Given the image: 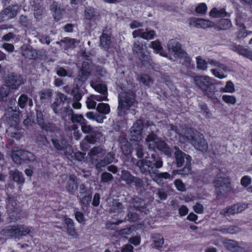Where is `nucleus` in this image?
Wrapping results in <instances>:
<instances>
[{
    "mask_svg": "<svg viewBox=\"0 0 252 252\" xmlns=\"http://www.w3.org/2000/svg\"><path fill=\"white\" fill-rule=\"evenodd\" d=\"M169 130L178 135L181 142L185 143L189 142L199 150L202 151L207 150L208 144L202 134L194 132L192 129L188 128L185 130V135H182L180 129L172 125L169 126Z\"/></svg>",
    "mask_w": 252,
    "mask_h": 252,
    "instance_id": "nucleus-1",
    "label": "nucleus"
},
{
    "mask_svg": "<svg viewBox=\"0 0 252 252\" xmlns=\"http://www.w3.org/2000/svg\"><path fill=\"white\" fill-rule=\"evenodd\" d=\"M162 161L159 158L152 155L151 159L140 160L137 165L143 172H148L153 180L158 184H160L162 179H167L170 178V175L167 172L156 173L153 171L154 167L159 168L162 166Z\"/></svg>",
    "mask_w": 252,
    "mask_h": 252,
    "instance_id": "nucleus-2",
    "label": "nucleus"
},
{
    "mask_svg": "<svg viewBox=\"0 0 252 252\" xmlns=\"http://www.w3.org/2000/svg\"><path fill=\"white\" fill-rule=\"evenodd\" d=\"M134 95L131 91L121 93L119 95L118 115L124 116L126 111L133 104Z\"/></svg>",
    "mask_w": 252,
    "mask_h": 252,
    "instance_id": "nucleus-3",
    "label": "nucleus"
},
{
    "mask_svg": "<svg viewBox=\"0 0 252 252\" xmlns=\"http://www.w3.org/2000/svg\"><path fill=\"white\" fill-rule=\"evenodd\" d=\"M193 81L205 95L211 98H214V92L211 87L214 83L212 79L207 76H197L193 78Z\"/></svg>",
    "mask_w": 252,
    "mask_h": 252,
    "instance_id": "nucleus-4",
    "label": "nucleus"
},
{
    "mask_svg": "<svg viewBox=\"0 0 252 252\" xmlns=\"http://www.w3.org/2000/svg\"><path fill=\"white\" fill-rule=\"evenodd\" d=\"M146 141L149 149L154 150L156 148H157V149L162 151L166 155H171V151L165 143L163 141H161L155 134L151 133L149 134L147 137Z\"/></svg>",
    "mask_w": 252,
    "mask_h": 252,
    "instance_id": "nucleus-5",
    "label": "nucleus"
},
{
    "mask_svg": "<svg viewBox=\"0 0 252 252\" xmlns=\"http://www.w3.org/2000/svg\"><path fill=\"white\" fill-rule=\"evenodd\" d=\"M176 151L174 153V156L176 162L177 166L181 167L185 162L183 171H185V174H188L191 171V157L188 155L185 154L179 149L177 147H175Z\"/></svg>",
    "mask_w": 252,
    "mask_h": 252,
    "instance_id": "nucleus-6",
    "label": "nucleus"
},
{
    "mask_svg": "<svg viewBox=\"0 0 252 252\" xmlns=\"http://www.w3.org/2000/svg\"><path fill=\"white\" fill-rule=\"evenodd\" d=\"M168 50L176 57H179L184 59L187 63H190V59L188 54L182 49L180 44L174 39L170 40L167 44Z\"/></svg>",
    "mask_w": 252,
    "mask_h": 252,
    "instance_id": "nucleus-7",
    "label": "nucleus"
},
{
    "mask_svg": "<svg viewBox=\"0 0 252 252\" xmlns=\"http://www.w3.org/2000/svg\"><path fill=\"white\" fill-rule=\"evenodd\" d=\"M31 231L30 227L21 226H8L1 231V234L7 236H22L29 234Z\"/></svg>",
    "mask_w": 252,
    "mask_h": 252,
    "instance_id": "nucleus-8",
    "label": "nucleus"
},
{
    "mask_svg": "<svg viewBox=\"0 0 252 252\" xmlns=\"http://www.w3.org/2000/svg\"><path fill=\"white\" fill-rule=\"evenodd\" d=\"M93 68V65L90 61L87 60L84 61L78 75V80L82 82L86 81L92 72Z\"/></svg>",
    "mask_w": 252,
    "mask_h": 252,
    "instance_id": "nucleus-9",
    "label": "nucleus"
},
{
    "mask_svg": "<svg viewBox=\"0 0 252 252\" xmlns=\"http://www.w3.org/2000/svg\"><path fill=\"white\" fill-rule=\"evenodd\" d=\"M143 127V123L141 120H139L135 122L131 128L130 132V140L131 142L142 139L141 133Z\"/></svg>",
    "mask_w": 252,
    "mask_h": 252,
    "instance_id": "nucleus-10",
    "label": "nucleus"
},
{
    "mask_svg": "<svg viewBox=\"0 0 252 252\" xmlns=\"http://www.w3.org/2000/svg\"><path fill=\"white\" fill-rule=\"evenodd\" d=\"M20 10L18 6H9L0 13V17L2 20H9L15 17Z\"/></svg>",
    "mask_w": 252,
    "mask_h": 252,
    "instance_id": "nucleus-11",
    "label": "nucleus"
},
{
    "mask_svg": "<svg viewBox=\"0 0 252 252\" xmlns=\"http://www.w3.org/2000/svg\"><path fill=\"white\" fill-rule=\"evenodd\" d=\"M189 23L191 26L197 28L206 29L214 26L213 22L203 19L191 18L189 20Z\"/></svg>",
    "mask_w": 252,
    "mask_h": 252,
    "instance_id": "nucleus-12",
    "label": "nucleus"
},
{
    "mask_svg": "<svg viewBox=\"0 0 252 252\" xmlns=\"http://www.w3.org/2000/svg\"><path fill=\"white\" fill-rule=\"evenodd\" d=\"M214 186L216 189H229L230 188V179L223 174H219L214 181Z\"/></svg>",
    "mask_w": 252,
    "mask_h": 252,
    "instance_id": "nucleus-13",
    "label": "nucleus"
},
{
    "mask_svg": "<svg viewBox=\"0 0 252 252\" xmlns=\"http://www.w3.org/2000/svg\"><path fill=\"white\" fill-rule=\"evenodd\" d=\"M155 35V32L153 30L144 32L143 29H142L135 30L132 32V36L134 38L140 36L146 40H150L154 38Z\"/></svg>",
    "mask_w": 252,
    "mask_h": 252,
    "instance_id": "nucleus-14",
    "label": "nucleus"
},
{
    "mask_svg": "<svg viewBox=\"0 0 252 252\" xmlns=\"http://www.w3.org/2000/svg\"><path fill=\"white\" fill-rule=\"evenodd\" d=\"M6 85L12 89L18 88L22 83V78L19 76L10 75L6 80Z\"/></svg>",
    "mask_w": 252,
    "mask_h": 252,
    "instance_id": "nucleus-15",
    "label": "nucleus"
},
{
    "mask_svg": "<svg viewBox=\"0 0 252 252\" xmlns=\"http://www.w3.org/2000/svg\"><path fill=\"white\" fill-rule=\"evenodd\" d=\"M64 223L66 225L67 234L73 238H77L79 235L77 229L74 226L73 220L69 218H65Z\"/></svg>",
    "mask_w": 252,
    "mask_h": 252,
    "instance_id": "nucleus-16",
    "label": "nucleus"
},
{
    "mask_svg": "<svg viewBox=\"0 0 252 252\" xmlns=\"http://www.w3.org/2000/svg\"><path fill=\"white\" fill-rule=\"evenodd\" d=\"M196 65L197 67L201 70H206L207 68V64H210L212 66H218L220 63L213 60H209L206 62L200 57H196Z\"/></svg>",
    "mask_w": 252,
    "mask_h": 252,
    "instance_id": "nucleus-17",
    "label": "nucleus"
},
{
    "mask_svg": "<svg viewBox=\"0 0 252 252\" xmlns=\"http://www.w3.org/2000/svg\"><path fill=\"white\" fill-rule=\"evenodd\" d=\"M78 43H79L78 40L69 37L63 38L60 42H57V44H60L64 50H66L68 48H73Z\"/></svg>",
    "mask_w": 252,
    "mask_h": 252,
    "instance_id": "nucleus-18",
    "label": "nucleus"
},
{
    "mask_svg": "<svg viewBox=\"0 0 252 252\" xmlns=\"http://www.w3.org/2000/svg\"><path fill=\"white\" fill-rule=\"evenodd\" d=\"M152 244L153 248L158 250H160L163 248L164 244V239L162 235L159 234H154L152 236Z\"/></svg>",
    "mask_w": 252,
    "mask_h": 252,
    "instance_id": "nucleus-19",
    "label": "nucleus"
},
{
    "mask_svg": "<svg viewBox=\"0 0 252 252\" xmlns=\"http://www.w3.org/2000/svg\"><path fill=\"white\" fill-rule=\"evenodd\" d=\"M65 188L70 193H73L78 189V184L76 177L74 176H70L66 180Z\"/></svg>",
    "mask_w": 252,
    "mask_h": 252,
    "instance_id": "nucleus-20",
    "label": "nucleus"
},
{
    "mask_svg": "<svg viewBox=\"0 0 252 252\" xmlns=\"http://www.w3.org/2000/svg\"><path fill=\"white\" fill-rule=\"evenodd\" d=\"M10 177L13 180L18 184L23 185L25 182V179L23 177L22 172L18 170H11L9 172Z\"/></svg>",
    "mask_w": 252,
    "mask_h": 252,
    "instance_id": "nucleus-21",
    "label": "nucleus"
},
{
    "mask_svg": "<svg viewBox=\"0 0 252 252\" xmlns=\"http://www.w3.org/2000/svg\"><path fill=\"white\" fill-rule=\"evenodd\" d=\"M232 49L234 51L237 52L239 54L252 61V51L247 49L244 48L239 45L234 46Z\"/></svg>",
    "mask_w": 252,
    "mask_h": 252,
    "instance_id": "nucleus-22",
    "label": "nucleus"
},
{
    "mask_svg": "<svg viewBox=\"0 0 252 252\" xmlns=\"http://www.w3.org/2000/svg\"><path fill=\"white\" fill-rule=\"evenodd\" d=\"M144 45L142 43L139 41H135L132 47V50L135 52L139 58L142 60Z\"/></svg>",
    "mask_w": 252,
    "mask_h": 252,
    "instance_id": "nucleus-23",
    "label": "nucleus"
},
{
    "mask_svg": "<svg viewBox=\"0 0 252 252\" xmlns=\"http://www.w3.org/2000/svg\"><path fill=\"white\" fill-rule=\"evenodd\" d=\"M222 244L226 249L232 251H236L239 248L238 243L233 240H224Z\"/></svg>",
    "mask_w": 252,
    "mask_h": 252,
    "instance_id": "nucleus-24",
    "label": "nucleus"
},
{
    "mask_svg": "<svg viewBox=\"0 0 252 252\" xmlns=\"http://www.w3.org/2000/svg\"><path fill=\"white\" fill-rule=\"evenodd\" d=\"M209 14L210 16L214 18L225 17L228 15L224 9H219L217 8H213L210 11Z\"/></svg>",
    "mask_w": 252,
    "mask_h": 252,
    "instance_id": "nucleus-25",
    "label": "nucleus"
},
{
    "mask_svg": "<svg viewBox=\"0 0 252 252\" xmlns=\"http://www.w3.org/2000/svg\"><path fill=\"white\" fill-rule=\"evenodd\" d=\"M100 46L104 49H108L111 44L110 36L106 33H103L100 38Z\"/></svg>",
    "mask_w": 252,
    "mask_h": 252,
    "instance_id": "nucleus-26",
    "label": "nucleus"
},
{
    "mask_svg": "<svg viewBox=\"0 0 252 252\" xmlns=\"http://www.w3.org/2000/svg\"><path fill=\"white\" fill-rule=\"evenodd\" d=\"M140 140H141L138 139V140L133 141L132 142L130 141L131 146L135 149L137 156L139 158L143 156V147L140 144Z\"/></svg>",
    "mask_w": 252,
    "mask_h": 252,
    "instance_id": "nucleus-27",
    "label": "nucleus"
},
{
    "mask_svg": "<svg viewBox=\"0 0 252 252\" xmlns=\"http://www.w3.org/2000/svg\"><path fill=\"white\" fill-rule=\"evenodd\" d=\"M232 26L231 21L228 19H222L220 20L217 27L220 30H225L229 29Z\"/></svg>",
    "mask_w": 252,
    "mask_h": 252,
    "instance_id": "nucleus-28",
    "label": "nucleus"
},
{
    "mask_svg": "<svg viewBox=\"0 0 252 252\" xmlns=\"http://www.w3.org/2000/svg\"><path fill=\"white\" fill-rule=\"evenodd\" d=\"M22 150L21 149L13 150L11 157L13 161L16 163H20L22 160Z\"/></svg>",
    "mask_w": 252,
    "mask_h": 252,
    "instance_id": "nucleus-29",
    "label": "nucleus"
},
{
    "mask_svg": "<svg viewBox=\"0 0 252 252\" xmlns=\"http://www.w3.org/2000/svg\"><path fill=\"white\" fill-rule=\"evenodd\" d=\"M222 233H229L234 234L240 231V228L236 226L231 225L224 226L220 229Z\"/></svg>",
    "mask_w": 252,
    "mask_h": 252,
    "instance_id": "nucleus-30",
    "label": "nucleus"
},
{
    "mask_svg": "<svg viewBox=\"0 0 252 252\" xmlns=\"http://www.w3.org/2000/svg\"><path fill=\"white\" fill-rule=\"evenodd\" d=\"M58 98L59 100H57V101L53 102L52 104V107L55 113H58V107L60 105L61 102H63L67 99L66 96L63 94H59L58 95Z\"/></svg>",
    "mask_w": 252,
    "mask_h": 252,
    "instance_id": "nucleus-31",
    "label": "nucleus"
},
{
    "mask_svg": "<svg viewBox=\"0 0 252 252\" xmlns=\"http://www.w3.org/2000/svg\"><path fill=\"white\" fill-rule=\"evenodd\" d=\"M96 110L100 113L106 115L110 112V106L107 103H99L96 107Z\"/></svg>",
    "mask_w": 252,
    "mask_h": 252,
    "instance_id": "nucleus-32",
    "label": "nucleus"
},
{
    "mask_svg": "<svg viewBox=\"0 0 252 252\" xmlns=\"http://www.w3.org/2000/svg\"><path fill=\"white\" fill-rule=\"evenodd\" d=\"M219 68V69H212L211 71L212 72V73L216 77L220 79H222L226 77L225 75H224L222 73V72L220 71L221 69L223 70L224 71L226 70V67L223 64H220L218 66H217Z\"/></svg>",
    "mask_w": 252,
    "mask_h": 252,
    "instance_id": "nucleus-33",
    "label": "nucleus"
},
{
    "mask_svg": "<svg viewBox=\"0 0 252 252\" xmlns=\"http://www.w3.org/2000/svg\"><path fill=\"white\" fill-rule=\"evenodd\" d=\"M93 88L100 94H108L107 87L105 85L99 84L95 85L94 83L91 84Z\"/></svg>",
    "mask_w": 252,
    "mask_h": 252,
    "instance_id": "nucleus-34",
    "label": "nucleus"
},
{
    "mask_svg": "<svg viewBox=\"0 0 252 252\" xmlns=\"http://www.w3.org/2000/svg\"><path fill=\"white\" fill-rule=\"evenodd\" d=\"M150 47L153 48L155 52L159 53L161 56H165V55L162 52V47L160 43L157 40L151 42Z\"/></svg>",
    "mask_w": 252,
    "mask_h": 252,
    "instance_id": "nucleus-35",
    "label": "nucleus"
},
{
    "mask_svg": "<svg viewBox=\"0 0 252 252\" xmlns=\"http://www.w3.org/2000/svg\"><path fill=\"white\" fill-rule=\"evenodd\" d=\"M222 100L228 105H234L236 102V98L232 95L224 94L222 96Z\"/></svg>",
    "mask_w": 252,
    "mask_h": 252,
    "instance_id": "nucleus-36",
    "label": "nucleus"
},
{
    "mask_svg": "<svg viewBox=\"0 0 252 252\" xmlns=\"http://www.w3.org/2000/svg\"><path fill=\"white\" fill-rule=\"evenodd\" d=\"M220 91L222 93H232L235 91L234 84L231 81H228L226 82L225 87L221 88Z\"/></svg>",
    "mask_w": 252,
    "mask_h": 252,
    "instance_id": "nucleus-37",
    "label": "nucleus"
},
{
    "mask_svg": "<svg viewBox=\"0 0 252 252\" xmlns=\"http://www.w3.org/2000/svg\"><path fill=\"white\" fill-rule=\"evenodd\" d=\"M23 55L27 58L33 59L37 57V53L35 50L27 49L23 51Z\"/></svg>",
    "mask_w": 252,
    "mask_h": 252,
    "instance_id": "nucleus-38",
    "label": "nucleus"
},
{
    "mask_svg": "<svg viewBox=\"0 0 252 252\" xmlns=\"http://www.w3.org/2000/svg\"><path fill=\"white\" fill-rule=\"evenodd\" d=\"M220 214L224 216H229L235 214L233 206L224 208L220 210Z\"/></svg>",
    "mask_w": 252,
    "mask_h": 252,
    "instance_id": "nucleus-39",
    "label": "nucleus"
},
{
    "mask_svg": "<svg viewBox=\"0 0 252 252\" xmlns=\"http://www.w3.org/2000/svg\"><path fill=\"white\" fill-rule=\"evenodd\" d=\"M134 228L133 226H131L128 228H125L120 230L119 231V234L123 237L126 238L128 235L132 234Z\"/></svg>",
    "mask_w": 252,
    "mask_h": 252,
    "instance_id": "nucleus-40",
    "label": "nucleus"
},
{
    "mask_svg": "<svg viewBox=\"0 0 252 252\" xmlns=\"http://www.w3.org/2000/svg\"><path fill=\"white\" fill-rule=\"evenodd\" d=\"M22 160H29L30 161H33L35 160V156L32 153L22 150Z\"/></svg>",
    "mask_w": 252,
    "mask_h": 252,
    "instance_id": "nucleus-41",
    "label": "nucleus"
},
{
    "mask_svg": "<svg viewBox=\"0 0 252 252\" xmlns=\"http://www.w3.org/2000/svg\"><path fill=\"white\" fill-rule=\"evenodd\" d=\"M235 214L239 213L248 208V205L245 203H238L233 205Z\"/></svg>",
    "mask_w": 252,
    "mask_h": 252,
    "instance_id": "nucleus-42",
    "label": "nucleus"
},
{
    "mask_svg": "<svg viewBox=\"0 0 252 252\" xmlns=\"http://www.w3.org/2000/svg\"><path fill=\"white\" fill-rule=\"evenodd\" d=\"M52 141L55 148L58 150H63L65 147L64 142H66L65 140H62L60 142L59 140L56 139H52Z\"/></svg>",
    "mask_w": 252,
    "mask_h": 252,
    "instance_id": "nucleus-43",
    "label": "nucleus"
},
{
    "mask_svg": "<svg viewBox=\"0 0 252 252\" xmlns=\"http://www.w3.org/2000/svg\"><path fill=\"white\" fill-rule=\"evenodd\" d=\"M86 104L88 108L89 109H94L95 108L96 105V100L92 95L88 98Z\"/></svg>",
    "mask_w": 252,
    "mask_h": 252,
    "instance_id": "nucleus-44",
    "label": "nucleus"
},
{
    "mask_svg": "<svg viewBox=\"0 0 252 252\" xmlns=\"http://www.w3.org/2000/svg\"><path fill=\"white\" fill-rule=\"evenodd\" d=\"M207 9V5L205 3H201L196 6L195 11L197 13L204 14L206 12Z\"/></svg>",
    "mask_w": 252,
    "mask_h": 252,
    "instance_id": "nucleus-45",
    "label": "nucleus"
},
{
    "mask_svg": "<svg viewBox=\"0 0 252 252\" xmlns=\"http://www.w3.org/2000/svg\"><path fill=\"white\" fill-rule=\"evenodd\" d=\"M140 81L146 86H149L153 83L152 80L147 75H142L140 77Z\"/></svg>",
    "mask_w": 252,
    "mask_h": 252,
    "instance_id": "nucleus-46",
    "label": "nucleus"
},
{
    "mask_svg": "<svg viewBox=\"0 0 252 252\" xmlns=\"http://www.w3.org/2000/svg\"><path fill=\"white\" fill-rule=\"evenodd\" d=\"M121 178L123 180L129 182L132 181L133 176L128 171L123 170Z\"/></svg>",
    "mask_w": 252,
    "mask_h": 252,
    "instance_id": "nucleus-47",
    "label": "nucleus"
},
{
    "mask_svg": "<svg viewBox=\"0 0 252 252\" xmlns=\"http://www.w3.org/2000/svg\"><path fill=\"white\" fill-rule=\"evenodd\" d=\"M64 146L65 147L63 150H64V154L66 156L67 158H69V157H72V150L71 148V147L66 142H64Z\"/></svg>",
    "mask_w": 252,
    "mask_h": 252,
    "instance_id": "nucleus-48",
    "label": "nucleus"
},
{
    "mask_svg": "<svg viewBox=\"0 0 252 252\" xmlns=\"http://www.w3.org/2000/svg\"><path fill=\"white\" fill-rule=\"evenodd\" d=\"M123 209L122 204L117 200L113 202V211L115 212H120Z\"/></svg>",
    "mask_w": 252,
    "mask_h": 252,
    "instance_id": "nucleus-49",
    "label": "nucleus"
},
{
    "mask_svg": "<svg viewBox=\"0 0 252 252\" xmlns=\"http://www.w3.org/2000/svg\"><path fill=\"white\" fill-rule=\"evenodd\" d=\"M113 179V176L111 174L107 172L103 173L101 175V182L106 183Z\"/></svg>",
    "mask_w": 252,
    "mask_h": 252,
    "instance_id": "nucleus-50",
    "label": "nucleus"
},
{
    "mask_svg": "<svg viewBox=\"0 0 252 252\" xmlns=\"http://www.w3.org/2000/svg\"><path fill=\"white\" fill-rule=\"evenodd\" d=\"M9 93V87L6 85L2 87L0 90V96L1 98H3L7 96Z\"/></svg>",
    "mask_w": 252,
    "mask_h": 252,
    "instance_id": "nucleus-51",
    "label": "nucleus"
},
{
    "mask_svg": "<svg viewBox=\"0 0 252 252\" xmlns=\"http://www.w3.org/2000/svg\"><path fill=\"white\" fill-rule=\"evenodd\" d=\"M252 182L251 178L249 176L243 177L241 180L242 186L245 187H248Z\"/></svg>",
    "mask_w": 252,
    "mask_h": 252,
    "instance_id": "nucleus-52",
    "label": "nucleus"
},
{
    "mask_svg": "<svg viewBox=\"0 0 252 252\" xmlns=\"http://www.w3.org/2000/svg\"><path fill=\"white\" fill-rule=\"evenodd\" d=\"M28 100V97L26 95L23 94L21 95L19 98L18 104L21 108H23L25 106L26 103Z\"/></svg>",
    "mask_w": 252,
    "mask_h": 252,
    "instance_id": "nucleus-53",
    "label": "nucleus"
},
{
    "mask_svg": "<svg viewBox=\"0 0 252 252\" xmlns=\"http://www.w3.org/2000/svg\"><path fill=\"white\" fill-rule=\"evenodd\" d=\"M174 184L178 190L181 191H184L186 190L184 183L180 180H175Z\"/></svg>",
    "mask_w": 252,
    "mask_h": 252,
    "instance_id": "nucleus-54",
    "label": "nucleus"
},
{
    "mask_svg": "<svg viewBox=\"0 0 252 252\" xmlns=\"http://www.w3.org/2000/svg\"><path fill=\"white\" fill-rule=\"evenodd\" d=\"M75 217L76 220L79 223H82L85 221L84 215L81 212L77 211L75 212Z\"/></svg>",
    "mask_w": 252,
    "mask_h": 252,
    "instance_id": "nucleus-55",
    "label": "nucleus"
},
{
    "mask_svg": "<svg viewBox=\"0 0 252 252\" xmlns=\"http://www.w3.org/2000/svg\"><path fill=\"white\" fill-rule=\"evenodd\" d=\"M108 94H101L100 95H92L95 100L97 101H108Z\"/></svg>",
    "mask_w": 252,
    "mask_h": 252,
    "instance_id": "nucleus-56",
    "label": "nucleus"
},
{
    "mask_svg": "<svg viewBox=\"0 0 252 252\" xmlns=\"http://www.w3.org/2000/svg\"><path fill=\"white\" fill-rule=\"evenodd\" d=\"M194 211L199 214H202L204 211V207L200 203H196L193 207Z\"/></svg>",
    "mask_w": 252,
    "mask_h": 252,
    "instance_id": "nucleus-57",
    "label": "nucleus"
},
{
    "mask_svg": "<svg viewBox=\"0 0 252 252\" xmlns=\"http://www.w3.org/2000/svg\"><path fill=\"white\" fill-rule=\"evenodd\" d=\"M248 33L246 32L245 28L243 27H240L237 33L238 37L239 38H244L246 37Z\"/></svg>",
    "mask_w": 252,
    "mask_h": 252,
    "instance_id": "nucleus-58",
    "label": "nucleus"
},
{
    "mask_svg": "<svg viewBox=\"0 0 252 252\" xmlns=\"http://www.w3.org/2000/svg\"><path fill=\"white\" fill-rule=\"evenodd\" d=\"M71 120L73 122H77L82 123L84 120L83 117L81 115H72Z\"/></svg>",
    "mask_w": 252,
    "mask_h": 252,
    "instance_id": "nucleus-59",
    "label": "nucleus"
},
{
    "mask_svg": "<svg viewBox=\"0 0 252 252\" xmlns=\"http://www.w3.org/2000/svg\"><path fill=\"white\" fill-rule=\"evenodd\" d=\"M129 242L135 246H137L140 244L141 239L140 236H136L130 238L129 240Z\"/></svg>",
    "mask_w": 252,
    "mask_h": 252,
    "instance_id": "nucleus-60",
    "label": "nucleus"
},
{
    "mask_svg": "<svg viewBox=\"0 0 252 252\" xmlns=\"http://www.w3.org/2000/svg\"><path fill=\"white\" fill-rule=\"evenodd\" d=\"M121 252H133V247L130 244H126L122 247Z\"/></svg>",
    "mask_w": 252,
    "mask_h": 252,
    "instance_id": "nucleus-61",
    "label": "nucleus"
},
{
    "mask_svg": "<svg viewBox=\"0 0 252 252\" xmlns=\"http://www.w3.org/2000/svg\"><path fill=\"white\" fill-rule=\"evenodd\" d=\"M188 212V208L185 205H182L179 208V213L182 217L186 215Z\"/></svg>",
    "mask_w": 252,
    "mask_h": 252,
    "instance_id": "nucleus-62",
    "label": "nucleus"
},
{
    "mask_svg": "<svg viewBox=\"0 0 252 252\" xmlns=\"http://www.w3.org/2000/svg\"><path fill=\"white\" fill-rule=\"evenodd\" d=\"M2 47L9 52H12L14 49V46L9 43H4L2 45Z\"/></svg>",
    "mask_w": 252,
    "mask_h": 252,
    "instance_id": "nucleus-63",
    "label": "nucleus"
},
{
    "mask_svg": "<svg viewBox=\"0 0 252 252\" xmlns=\"http://www.w3.org/2000/svg\"><path fill=\"white\" fill-rule=\"evenodd\" d=\"M14 35L12 32H9L2 36V40L3 41H9L10 39L13 38Z\"/></svg>",
    "mask_w": 252,
    "mask_h": 252,
    "instance_id": "nucleus-64",
    "label": "nucleus"
}]
</instances>
